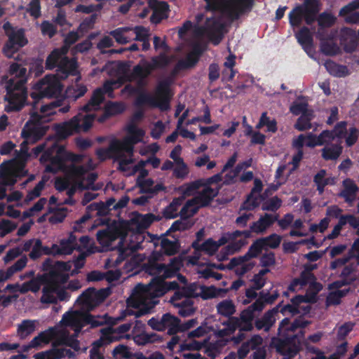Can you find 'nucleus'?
Wrapping results in <instances>:
<instances>
[{
	"label": "nucleus",
	"instance_id": "obj_20",
	"mask_svg": "<svg viewBox=\"0 0 359 359\" xmlns=\"http://www.w3.org/2000/svg\"><path fill=\"white\" fill-rule=\"evenodd\" d=\"M136 184L140 188V194H147L156 196L160 191H165L166 190V187L163 183H159L154 186V181L151 178L142 180L138 182H136Z\"/></svg>",
	"mask_w": 359,
	"mask_h": 359
},
{
	"label": "nucleus",
	"instance_id": "obj_19",
	"mask_svg": "<svg viewBox=\"0 0 359 359\" xmlns=\"http://www.w3.org/2000/svg\"><path fill=\"white\" fill-rule=\"evenodd\" d=\"M219 189L220 187L213 189L211 187H204L203 189L193 200L199 207H207L218 195Z\"/></svg>",
	"mask_w": 359,
	"mask_h": 359
},
{
	"label": "nucleus",
	"instance_id": "obj_15",
	"mask_svg": "<svg viewBox=\"0 0 359 359\" xmlns=\"http://www.w3.org/2000/svg\"><path fill=\"white\" fill-rule=\"evenodd\" d=\"M194 250V255L191 259L194 261L192 260V263H195L200 259L201 252H204L208 256H213L218 251L216 241L211 238H208L201 245L195 243Z\"/></svg>",
	"mask_w": 359,
	"mask_h": 359
},
{
	"label": "nucleus",
	"instance_id": "obj_21",
	"mask_svg": "<svg viewBox=\"0 0 359 359\" xmlns=\"http://www.w3.org/2000/svg\"><path fill=\"white\" fill-rule=\"evenodd\" d=\"M58 335V331L56 327H49L48 330L41 332L37 336L34 337L28 345V348H37L41 344H48L50 340Z\"/></svg>",
	"mask_w": 359,
	"mask_h": 359
},
{
	"label": "nucleus",
	"instance_id": "obj_61",
	"mask_svg": "<svg viewBox=\"0 0 359 359\" xmlns=\"http://www.w3.org/2000/svg\"><path fill=\"white\" fill-rule=\"evenodd\" d=\"M57 52V50H53L48 55L45 63V68L46 69L52 70L55 67L58 69L59 62L62 58L58 55Z\"/></svg>",
	"mask_w": 359,
	"mask_h": 359
},
{
	"label": "nucleus",
	"instance_id": "obj_29",
	"mask_svg": "<svg viewBox=\"0 0 359 359\" xmlns=\"http://www.w3.org/2000/svg\"><path fill=\"white\" fill-rule=\"evenodd\" d=\"M180 319L170 313L163 315V331L168 329V334L174 335L179 332V323Z\"/></svg>",
	"mask_w": 359,
	"mask_h": 359
},
{
	"label": "nucleus",
	"instance_id": "obj_30",
	"mask_svg": "<svg viewBox=\"0 0 359 359\" xmlns=\"http://www.w3.org/2000/svg\"><path fill=\"white\" fill-rule=\"evenodd\" d=\"M175 240L170 241L167 238H163L161 241V248L163 254L172 256L178 253L181 245L178 238H175Z\"/></svg>",
	"mask_w": 359,
	"mask_h": 359
},
{
	"label": "nucleus",
	"instance_id": "obj_36",
	"mask_svg": "<svg viewBox=\"0 0 359 359\" xmlns=\"http://www.w3.org/2000/svg\"><path fill=\"white\" fill-rule=\"evenodd\" d=\"M314 118L313 111L304 112L297 118L294 128L299 131H305L312 128L311 121Z\"/></svg>",
	"mask_w": 359,
	"mask_h": 359
},
{
	"label": "nucleus",
	"instance_id": "obj_60",
	"mask_svg": "<svg viewBox=\"0 0 359 359\" xmlns=\"http://www.w3.org/2000/svg\"><path fill=\"white\" fill-rule=\"evenodd\" d=\"M104 109L106 110V113L111 117L122 114L125 111V105L120 102H109L106 104Z\"/></svg>",
	"mask_w": 359,
	"mask_h": 359
},
{
	"label": "nucleus",
	"instance_id": "obj_17",
	"mask_svg": "<svg viewBox=\"0 0 359 359\" xmlns=\"http://www.w3.org/2000/svg\"><path fill=\"white\" fill-rule=\"evenodd\" d=\"M278 214L273 215L271 214L265 213L264 215L261 216L257 222H252L250 228L254 233H262L278 220Z\"/></svg>",
	"mask_w": 359,
	"mask_h": 359
},
{
	"label": "nucleus",
	"instance_id": "obj_49",
	"mask_svg": "<svg viewBox=\"0 0 359 359\" xmlns=\"http://www.w3.org/2000/svg\"><path fill=\"white\" fill-rule=\"evenodd\" d=\"M335 21L336 18L332 14L326 13H321L318 19V23L319 26L318 32V35H322V29L332 27L335 23Z\"/></svg>",
	"mask_w": 359,
	"mask_h": 359
},
{
	"label": "nucleus",
	"instance_id": "obj_22",
	"mask_svg": "<svg viewBox=\"0 0 359 359\" xmlns=\"http://www.w3.org/2000/svg\"><path fill=\"white\" fill-rule=\"evenodd\" d=\"M118 237L119 233L118 231L108 229L99 230L96 233L97 241L106 248H112V243Z\"/></svg>",
	"mask_w": 359,
	"mask_h": 359
},
{
	"label": "nucleus",
	"instance_id": "obj_45",
	"mask_svg": "<svg viewBox=\"0 0 359 359\" xmlns=\"http://www.w3.org/2000/svg\"><path fill=\"white\" fill-rule=\"evenodd\" d=\"M193 222L187 219H180L175 221L165 235H169L171 232L183 231L189 229L193 226Z\"/></svg>",
	"mask_w": 359,
	"mask_h": 359
},
{
	"label": "nucleus",
	"instance_id": "obj_56",
	"mask_svg": "<svg viewBox=\"0 0 359 359\" xmlns=\"http://www.w3.org/2000/svg\"><path fill=\"white\" fill-rule=\"evenodd\" d=\"M238 14V18L240 15L245 11H250L254 4V0H238V4L230 3Z\"/></svg>",
	"mask_w": 359,
	"mask_h": 359
},
{
	"label": "nucleus",
	"instance_id": "obj_10",
	"mask_svg": "<svg viewBox=\"0 0 359 359\" xmlns=\"http://www.w3.org/2000/svg\"><path fill=\"white\" fill-rule=\"evenodd\" d=\"M223 24L214 17L206 19L200 30L205 34L214 45H218L223 38Z\"/></svg>",
	"mask_w": 359,
	"mask_h": 359
},
{
	"label": "nucleus",
	"instance_id": "obj_24",
	"mask_svg": "<svg viewBox=\"0 0 359 359\" xmlns=\"http://www.w3.org/2000/svg\"><path fill=\"white\" fill-rule=\"evenodd\" d=\"M225 327L218 330L216 334L218 337L223 338L233 334L237 329L241 331V325L238 317H228V319L222 323Z\"/></svg>",
	"mask_w": 359,
	"mask_h": 359
},
{
	"label": "nucleus",
	"instance_id": "obj_43",
	"mask_svg": "<svg viewBox=\"0 0 359 359\" xmlns=\"http://www.w3.org/2000/svg\"><path fill=\"white\" fill-rule=\"evenodd\" d=\"M112 142H118V150L116 151V156H119L122 151L128 153H133L134 145L138 143V140H132L129 137H125L122 141L117 139L112 140Z\"/></svg>",
	"mask_w": 359,
	"mask_h": 359
},
{
	"label": "nucleus",
	"instance_id": "obj_5",
	"mask_svg": "<svg viewBox=\"0 0 359 359\" xmlns=\"http://www.w3.org/2000/svg\"><path fill=\"white\" fill-rule=\"evenodd\" d=\"M95 117V114L78 113L69 121L55 124V138L62 141L74 134L88 132L92 128Z\"/></svg>",
	"mask_w": 359,
	"mask_h": 359
},
{
	"label": "nucleus",
	"instance_id": "obj_51",
	"mask_svg": "<svg viewBox=\"0 0 359 359\" xmlns=\"http://www.w3.org/2000/svg\"><path fill=\"white\" fill-rule=\"evenodd\" d=\"M126 130L129 134V137L132 138V140H138V143L142 141V137L144 136V131L137 128L136 123L134 122H130L126 126Z\"/></svg>",
	"mask_w": 359,
	"mask_h": 359
},
{
	"label": "nucleus",
	"instance_id": "obj_33",
	"mask_svg": "<svg viewBox=\"0 0 359 359\" xmlns=\"http://www.w3.org/2000/svg\"><path fill=\"white\" fill-rule=\"evenodd\" d=\"M118 142H110L107 148H98L95 151V154L100 161H104L107 159L114 158L118 157L116 151L118 150Z\"/></svg>",
	"mask_w": 359,
	"mask_h": 359
},
{
	"label": "nucleus",
	"instance_id": "obj_13",
	"mask_svg": "<svg viewBox=\"0 0 359 359\" xmlns=\"http://www.w3.org/2000/svg\"><path fill=\"white\" fill-rule=\"evenodd\" d=\"M149 7L153 9V13L150 17L151 23L159 24L162 20L168 18V11L169 5L165 1H158V0H149Z\"/></svg>",
	"mask_w": 359,
	"mask_h": 359
},
{
	"label": "nucleus",
	"instance_id": "obj_26",
	"mask_svg": "<svg viewBox=\"0 0 359 359\" xmlns=\"http://www.w3.org/2000/svg\"><path fill=\"white\" fill-rule=\"evenodd\" d=\"M255 313L248 306L243 310L238 317L241 325V331H252L254 330Z\"/></svg>",
	"mask_w": 359,
	"mask_h": 359
},
{
	"label": "nucleus",
	"instance_id": "obj_55",
	"mask_svg": "<svg viewBox=\"0 0 359 359\" xmlns=\"http://www.w3.org/2000/svg\"><path fill=\"white\" fill-rule=\"evenodd\" d=\"M87 210L96 212L97 216H107L110 214L111 210L107 207L104 202H94L87 206Z\"/></svg>",
	"mask_w": 359,
	"mask_h": 359
},
{
	"label": "nucleus",
	"instance_id": "obj_44",
	"mask_svg": "<svg viewBox=\"0 0 359 359\" xmlns=\"http://www.w3.org/2000/svg\"><path fill=\"white\" fill-rule=\"evenodd\" d=\"M181 266V261L177 258L171 259L168 264L165 265L163 276H160L163 279L172 278L176 276L180 271Z\"/></svg>",
	"mask_w": 359,
	"mask_h": 359
},
{
	"label": "nucleus",
	"instance_id": "obj_38",
	"mask_svg": "<svg viewBox=\"0 0 359 359\" xmlns=\"http://www.w3.org/2000/svg\"><path fill=\"white\" fill-rule=\"evenodd\" d=\"M324 66L327 71L334 76L343 77L347 75L346 66L338 65L331 60H326Z\"/></svg>",
	"mask_w": 359,
	"mask_h": 359
},
{
	"label": "nucleus",
	"instance_id": "obj_63",
	"mask_svg": "<svg viewBox=\"0 0 359 359\" xmlns=\"http://www.w3.org/2000/svg\"><path fill=\"white\" fill-rule=\"evenodd\" d=\"M27 261L28 259L25 255L20 257L16 262L8 268L7 277H11L15 273L21 271L26 266Z\"/></svg>",
	"mask_w": 359,
	"mask_h": 359
},
{
	"label": "nucleus",
	"instance_id": "obj_1",
	"mask_svg": "<svg viewBox=\"0 0 359 359\" xmlns=\"http://www.w3.org/2000/svg\"><path fill=\"white\" fill-rule=\"evenodd\" d=\"M34 89L36 91L30 94L33 99L29 112L30 118L21 133V136L25 139L22 144H27L29 141L36 142L41 139L45 133V129L36 126L50 121V117L56 114V109L61 105L60 100L53 101L41 105L40 112L37 111L41 100L57 97L62 90L61 83L55 76H46L35 84Z\"/></svg>",
	"mask_w": 359,
	"mask_h": 359
},
{
	"label": "nucleus",
	"instance_id": "obj_59",
	"mask_svg": "<svg viewBox=\"0 0 359 359\" xmlns=\"http://www.w3.org/2000/svg\"><path fill=\"white\" fill-rule=\"evenodd\" d=\"M43 72V59L41 57L33 58L29 64V72L34 74V76L37 77L41 76Z\"/></svg>",
	"mask_w": 359,
	"mask_h": 359
},
{
	"label": "nucleus",
	"instance_id": "obj_35",
	"mask_svg": "<svg viewBox=\"0 0 359 359\" xmlns=\"http://www.w3.org/2000/svg\"><path fill=\"white\" fill-rule=\"evenodd\" d=\"M187 293V290L185 288H183L182 290L175 291L170 299V302L177 309L187 306L189 302H194Z\"/></svg>",
	"mask_w": 359,
	"mask_h": 359
},
{
	"label": "nucleus",
	"instance_id": "obj_9",
	"mask_svg": "<svg viewBox=\"0 0 359 359\" xmlns=\"http://www.w3.org/2000/svg\"><path fill=\"white\" fill-rule=\"evenodd\" d=\"M151 74L141 63L133 67L130 74L125 75V80L128 82L136 81L137 86L134 87L131 85H127L125 89L128 90L130 93L135 92L144 91L145 87L147 86V78Z\"/></svg>",
	"mask_w": 359,
	"mask_h": 359
},
{
	"label": "nucleus",
	"instance_id": "obj_62",
	"mask_svg": "<svg viewBox=\"0 0 359 359\" xmlns=\"http://www.w3.org/2000/svg\"><path fill=\"white\" fill-rule=\"evenodd\" d=\"M281 205L282 200L278 196H273L263 203L262 209L263 210L276 212L281 207Z\"/></svg>",
	"mask_w": 359,
	"mask_h": 359
},
{
	"label": "nucleus",
	"instance_id": "obj_2",
	"mask_svg": "<svg viewBox=\"0 0 359 359\" xmlns=\"http://www.w3.org/2000/svg\"><path fill=\"white\" fill-rule=\"evenodd\" d=\"M309 324L310 322L302 316L297 318L292 323L289 318H283L278 328L280 338L273 339L277 351L289 358H294L301 349L304 331L300 330L297 334L292 335H290L288 332H294L298 328H304Z\"/></svg>",
	"mask_w": 359,
	"mask_h": 359
},
{
	"label": "nucleus",
	"instance_id": "obj_25",
	"mask_svg": "<svg viewBox=\"0 0 359 359\" xmlns=\"http://www.w3.org/2000/svg\"><path fill=\"white\" fill-rule=\"evenodd\" d=\"M92 292L93 287H88L78 297L76 301V304L86 310V313H90L97 306Z\"/></svg>",
	"mask_w": 359,
	"mask_h": 359
},
{
	"label": "nucleus",
	"instance_id": "obj_11",
	"mask_svg": "<svg viewBox=\"0 0 359 359\" xmlns=\"http://www.w3.org/2000/svg\"><path fill=\"white\" fill-rule=\"evenodd\" d=\"M280 306V305H276L272 309L265 312L261 318H256L253 323L254 327L257 330H264L265 332H269L276 323Z\"/></svg>",
	"mask_w": 359,
	"mask_h": 359
},
{
	"label": "nucleus",
	"instance_id": "obj_42",
	"mask_svg": "<svg viewBox=\"0 0 359 359\" xmlns=\"http://www.w3.org/2000/svg\"><path fill=\"white\" fill-rule=\"evenodd\" d=\"M266 126L267 128L266 131L270 133H276L278 130L277 122L276 119H270L267 115V112H263L260 116L258 123L255 128L258 130Z\"/></svg>",
	"mask_w": 359,
	"mask_h": 359
},
{
	"label": "nucleus",
	"instance_id": "obj_64",
	"mask_svg": "<svg viewBox=\"0 0 359 359\" xmlns=\"http://www.w3.org/2000/svg\"><path fill=\"white\" fill-rule=\"evenodd\" d=\"M338 223L344 226L346 224H348L352 228H356L359 226V217H355L353 215H341L338 217Z\"/></svg>",
	"mask_w": 359,
	"mask_h": 359
},
{
	"label": "nucleus",
	"instance_id": "obj_28",
	"mask_svg": "<svg viewBox=\"0 0 359 359\" xmlns=\"http://www.w3.org/2000/svg\"><path fill=\"white\" fill-rule=\"evenodd\" d=\"M104 99V92L101 88H97L93 91L90 100L82 107L81 110L85 112L96 110L100 107Z\"/></svg>",
	"mask_w": 359,
	"mask_h": 359
},
{
	"label": "nucleus",
	"instance_id": "obj_37",
	"mask_svg": "<svg viewBox=\"0 0 359 359\" xmlns=\"http://www.w3.org/2000/svg\"><path fill=\"white\" fill-rule=\"evenodd\" d=\"M161 340V337L156 333H147L142 332L133 336L134 342L139 346H144L149 343H154Z\"/></svg>",
	"mask_w": 359,
	"mask_h": 359
},
{
	"label": "nucleus",
	"instance_id": "obj_14",
	"mask_svg": "<svg viewBox=\"0 0 359 359\" xmlns=\"http://www.w3.org/2000/svg\"><path fill=\"white\" fill-rule=\"evenodd\" d=\"M77 62L74 58L65 57L62 58L57 69V75L61 79H67L69 75L76 76L77 71Z\"/></svg>",
	"mask_w": 359,
	"mask_h": 359
},
{
	"label": "nucleus",
	"instance_id": "obj_12",
	"mask_svg": "<svg viewBox=\"0 0 359 359\" xmlns=\"http://www.w3.org/2000/svg\"><path fill=\"white\" fill-rule=\"evenodd\" d=\"M206 3L207 11L216 12L219 11L228 15L233 19L238 18V14L229 2L226 0H204Z\"/></svg>",
	"mask_w": 359,
	"mask_h": 359
},
{
	"label": "nucleus",
	"instance_id": "obj_7",
	"mask_svg": "<svg viewBox=\"0 0 359 359\" xmlns=\"http://www.w3.org/2000/svg\"><path fill=\"white\" fill-rule=\"evenodd\" d=\"M3 29L8 36V40L3 47V53L7 57H14V54L28 43L25 30L22 28L15 29L9 22L3 25Z\"/></svg>",
	"mask_w": 359,
	"mask_h": 359
},
{
	"label": "nucleus",
	"instance_id": "obj_57",
	"mask_svg": "<svg viewBox=\"0 0 359 359\" xmlns=\"http://www.w3.org/2000/svg\"><path fill=\"white\" fill-rule=\"evenodd\" d=\"M322 289V284L316 281V280H313L310 283L309 290L306 292V294L310 298V302L311 304L316 303L317 302V294Z\"/></svg>",
	"mask_w": 359,
	"mask_h": 359
},
{
	"label": "nucleus",
	"instance_id": "obj_48",
	"mask_svg": "<svg viewBox=\"0 0 359 359\" xmlns=\"http://www.w3.org/2000/svg\"><path fill=\"white\" fill-rule=\"evenodd\" d=\"M112 356L114 359H131L134 354L130 351L128 346L118 344L112 351Z\"/></svg>",
	"mask_w": 359,
	"mask_h": 359
},
{
	"label": "nucleus",
	"instance_id": "obj_16",
	"mask_svg": "<svg viewBox=\"0 0 359 359\" xmlns=\"http://www.w3.org/2000/svg\"><path fill=\"white\" fill-rule=\"evenodd\" d=\"M101 336L100 339L95 341L92 344V351H100V348L104 345L111 344L118 340L116 336L115 330L111 327H103L100 330Z\"/></svg>",
	"mask_w": 359,
	"mask_h": 359
},
{
	"label": "nucleus",
	"instance_id": "obj_31",
	"mask_svg": "<svg viewBox=\"0 0 359 359\" xmlns=\"http://www.w3.org/2000/svg\"><path fill=\"white\" fill-rule=\"evenodd\" d=\"M302 18L307 25H311L316 21L318 9L314 1H307L305 6L302 7Z\"/></svg>",
	"mask_w": 359,
	"mask_h": 359
},
{
	"label": "nucleus",
	"instance_id": "obj_46",
	"mask_svg": "<svg viewBox=\"0 0 359 359\" xmlns=\"http://www.w3.org/2000/svg\"><path fill=\"white\" fill-rule=\"evenodd\" d=\"M151 287L155 293L156 297H162L167 293L166 281L161 277H154L151 283Z\"/></svg>",
	"mask_w": 359,
	"mask_h": 359
},
{
	"label": "nucleus",
	"instance_id": "obj_23",
	"mask_svg": "<svg viewBox=\"0 0 359 359\" xmlns=\"http://www.w3.org/2000/svg\"><path fill=\"white\" fill-rule=\"evenodd\" d=\"M342 142L332 143L321 149V156L325 161H336L343 152Z\"/></svg>",
	"mask_w": 359,
	"mask_h": 359
},
{
	"label": "nucleus",
	"instance_id": "obj_47",
	"mask_svg": "<svg viewBox=\"0 0 359 359\" xmlns=\"http://www.w3.org/2000/svg\"><path fill=\"white\" fill-rule=\"evenodd\" d=\"M281 240V236L276 233H272L266 237L259 238V241H261L265 250H267L268 248L276 249L279 247Z\"/></svg>",
	"mask_w": 359,
	"mask_h": 359
},
{
	"label": "nucleus",
	"instance_id": "obj_4",
	"mask_svg": "<svg viewBox=\"0 0 359 359\" xmlns=\"http://www.w3.org/2000/svg\"><path fill=\"white\" fill-rule=\"evenodd\" d=\"M172 85V79L166 77L158 82L155 89V96L150 95L144 91L135 92L133 95H137L135 100V105L137 107H142L144 105H149L152 107L158 108L162 111H165L170 109V102L172 97L170 86Z\"/></svg>",
	"mask_w": 359,
	"mask_h": 359
},
{
	"label": "nucleus",
	"instance_id": "obj_50",
	"mask_svg": "<svg viewBox=\"0 0 359 359\" xmlns=\"http://www.w3.org/2000/svg\"><path fill=\"white\" fill-rule=\"evenodd\" d=\"M194 205H196L194 201L192 199L189 200L186 202L184 206L182 208L180 215L182 219H189L190 217H193L196 215L198 210V208L194 207Z\"/></svg>",
	"mask_w": 359,
	"mask_h": 359
},
{
	"label": "nucleus",
	"instance_id": "obj_18",
	"mask_svg": "<svg viewBox=\"0 0 359 359\" xmlns=\"http://www.w3.org/2000/svg\"><path fill=\"white\" fill-rule=\"evenodd\" d=\"M170 57L168 56L165 53H161L157 56H154L151 59V62L147 60H141V63L149 72L156 69H165L170 63Z\"/></svg>",
	"mask_w": 359,
	"mask_h": 359
},
{
	"label": "nucleus",
	"instance_id": "obj_52",
	"mask_svg": "<svg viewBox=\"0 0 359 359\" xmlns=\"http://www.w3.org/2000/svg\"><path fill=\"white\" fill-rule=\"evenodd\" d=\"M320 50L326 55H334L337 53L339 48L336 43L330 42L327 40H325L324 37L320 36Z\"/></svg>",
	"mask_w": 359,
	"mask_h": 359
},
{
	"label": "nucleus",
	"instance_id": "obj_27",
	"mask_svg": "<svg viewBox=\"0 0 359 359\" xmlns=\"http://www.w3.org/2000/svg\"><path fill=\"white\" fill-rule=\"evenodd\" d=\"M203 50L198 46H195L193 50L188 53L185 59L179 60V65L182 66L184 69L194 67L200 60Z\"/></svg>",
	"mask_w": 359,
	"mask_h": 359
},
{
	"label": "nucleus",
	"instance_id": "obj_6",
	"mask_svg": "<svg viewBox=\"0 0 359 359\" xmlns=\"http://www.w3.org/2000/svg\"><path fill=\"white\" fill-rule=\"evenodd\" d=\"M61 323L67 326L74 327L76 332H80L85 326L88 325L90 328L104 325H113L114 319L107 313L95 316L90 313H83L78 317L74 313L66 312L62 316Z\"/></svg>",
	"mask_w": 359,
	"mask_h": 359
},
{
	"label": "nucleus",
	"instance_id": "obj_54",
	"mask_svg": "<svg viewBox=\"0 0 359 359\" xmlns=\"http://www.w3.org/2000/svg\"><path fill=\"white\" fill-rule=\"evenodd\" d=\"M53 249L55 250V252H56L57 255H70L76 248L75 246L71 245L70 241L62 240L60 243V245L53 244Z\"/></svg>",
	"mask_w": 359,
	"mask_h": 359
},
{
	"label": "nucleus",
	"instance_id": "obj_41",
	"mask_svg": "<svg viewBox=\"0 0 359 359\" xmlns=\"http://www.w3.org/2000/svg\"><path fill=\"white\" fill-rule=\"evenodd\" d=\"M218 314L224 317H232L236 313V306L230 299L220 302L216 306Z\"/></svg>",
	"mask_w": 359,
	"mask_h": 359
},
{
	"label": "nucleus",
	"instance_id": "obj_40",
	"mask_svg": "<svg viewBox=\"0 0 359 359\" xmlns=\"http://www.w3.org/2000/svg\"><path fill=\"white\" fill-rule=\"evenodd\" d=\"M203 187L202 180H197L189 183H185L177 188L179 192H180L184 197L191 196L194 193Z\"/></svg>",
	"mask_w": 359,
	"mask_h": 359
},
{
	"label": "nucleus",
	"instance_id": "obj_58",
	"mask_svg": "<svg viewBox=\"0 0 359 359\" xmlns=\"http://www.w3.org/2000/svg\"><path fill=\"white\" fill-rule=\"evenodd\" d=\"M182 200L180 198H175L169 205L166 207L164 211V215L166 218L173 219L177 217L176 212L182 203Z\"/></svg>",
	"mask_w": 359,
	"mask_h": 359
},
{
	"label": "nucleus",
	"instance_id": "obj_3",
	"mask_svg": "<svg viewBox=\"0 0 359 359\" xmlns=\"http://www.w3.org/2000/svg\"><path fill=\"white\" fill-rule=\"evenodd\" d=\"M11 78L6 86V95L4 100L8 104L5 110L7 112L18 111L26 104L27 92L25 88L27 83V69L21 65L13 62L8 69Z\"/></svg>",
	"mask_w": 359,
	"mask_h": 359
},
{
	"label": "nucleus",
	"instance_id": "obj_53",
	"mask_svg": "<svg viewBox=\"0 0 359 359\" xmlns=\"http://www.w3.org/2000/svg\"><path fill=\"white\" fill-rule=\"evenodd\" d=\"M347 122L346 121H341L338 122L330 131L332 133L334 139L338 140V142L341 141L347 134Z\"/></svg>",
	"mask_w": 359,
	"mask_h": 359
},
{
	"label": "nucleus",
	"instance_id": "obj_39",
	"mask_svg": "<svg viewBox=\"0 0 359 359\" xmlns=\"http://www.w3.org/2000/svg\"><path fill=\"white\" fill-rule=\"evenodd\" d=\"M35 329V320H23L18 326V335L20 339H25L33 333Z\"/></svg>",
	"mask_w": 359,
	"mask_h": 359
},
{
	"label": "nucleus",
	"instance_id": "obj_34",
	"mask_svg": "<svg viewBox=\"0 0 359 359\" xmlns=\"http://www.w3.org/2000/svg\"><path fill=\"white\" fill-rule=\"evenodd\" d=\"M344 189L340 194V196L344 198L347 203L353 202L358 190L356 184L351 180L347 179L344 181Z\"/></svg>",
	"mask_w": 359,
	"mask_h": 359
},
{
	"label": "nucleus",
	"instance_id": "obj_32",
	"mask_svg": "<svg viewBox=\"0 0 359 359\" xmlns=\"http://www.w3.org/2000/svg\"><path fill=\"white\" fill-rule=\"evenodd\" d=\"M298 42L304 50L308 53L313 47V36L306 27H303L296 35Z\"/></svg>",
	"mask_w": 359,
	"mask_h": 359
},
{
	"label": "nucleus",
	"instance_id": "obj_8",
	"mask_svg": "<svg viewBox=\"0 0 359 359\" xmlns=\"http://www.w3.org/2000/svg\"><path fill=\"white\" fill-rule=\"evenodd\" d=\"M69 151L64 145L53 143L48 148L41 156V161H49L50 164L46 168V170L55 173L67 162Z\"/></svg>",
	"mask_w": 359,
	"mask_h": 359
}]
</instances>
